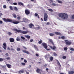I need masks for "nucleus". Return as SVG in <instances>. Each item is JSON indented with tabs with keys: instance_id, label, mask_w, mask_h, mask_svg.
<instances>
[{
	"instance_id": "nucleus-15",
	"label": "nucleus",
	"mask_w": 74,
	"mask_h": 74,
	"mask_svg": "<svg viewBox=\"0 0 74 74\" xmlns=\"http://www.w3.org/2000/svg\"><path fill=\"white\" fill-rule=\"evenodd\" d=\"M55 34L56 35H59V36H61L62 35V34L60 32H55Z\"/></svg>"
},
{
	"instance_id": "nucleus-36",
	"label": "nucleus",
	"mask_w": 74,
	"mask_h": 74,
	"mask_svg": "<svg viewBox=\"0 0 74 74\" xmlns=\"http://www.w3.org/2000/svg\"><path fill=\"white\" fill-rule=\"evenodd\" d=\"M68 48H67V47H65L64 48V51H66V50H67V49Z\"/></svg>"
},
{
	"instance_id": "nucleus-24",
	"label": "nucleus",
	"mask_w": 74,
	"mask_h": 74,
	"mask_svg": "<svg viewBox=\"0 0 74 74\" xmlns=\"http://www.w3.org/2000/svg\"><path fill=\"white\" fill-rule=\"evenodd\" d=\"M25 37L27 38L28 39H29V38H30V36L29 35L26 36H25Z\"/></svg>"
},
{
	"instance_id": "nucleus-28",
	"label": "nucleus",
	"mask_w": 74,
	"mask_h": 74,
	"mask_svg": "<svg viewBox=\"0 0 74 74\" xmlns=\"http://www.w3.org/2000/svg\"><path fill=\"white\" fill-rule=\"evenodd\" d=\"M53 56H57L58 54H57V53L55 52L53 53Z\"/></svg>"
},
{
	"instance_id": "nucleus-62",
	"label": "nucleus",
	"mask_w": 74,
	"mask_h": 74,
	"mask_svg": "<svg viewBox=\"0 0 74 74\" xmlns=\"http://www.w3.org/2000/svg\"><path fill=\"white\" fill-rule=\"evenodd\" d=\"M50 1L51 3H53V1H52V0H50Z\"/></svg>"
},
{
	"instance_id": "nucleus-40",
	"label": "nucleus",
	"mask_w": 74,
	"mask_h": 74,
	"mask_svg": "<svg viewBox=\"0 0 74 74\" xmlns=\"http://www.w3.org/2000/svg\"><path fill=\"white\" fill-rule=\"evenodd\" d=\"M57 4H55V3H52V5H53V6H56V5H57Z\"/></svg>"
},
{
	"instance_id": "nucleus-9",
	"label": "nucleus",
	"mask_w": 74,
	"mask_h": 74,
	"mask_svg": "<svg viewBox=\"0 0 74 74\" xmlns=\"http://www.w3.org/2000/svg\"><path fill=\"white\" fill-rule=\"evenodd\" d=\"M36 72L38 73H40V74H41V72H42V69H41L37 68L36 70Z\"/></svg>"
},
{
	"instance_id": "nucleus-5",
	"label": "nucleus",
	"mask_w": 74,
	"mask_h": 74,
	"mask_svg": "<svg viewBox=\"0 0 74 74\" xmlns=\"http://www.w3.org/2000/svg\"><path fill=\"white\" fill-rule=\"evenodd\" d=\"M44 20L45 21L48 20V14L46 13H45L44 14Z\"/></svg>"
},
{
	"instance_id": "nucleus-19",
	"label": "nucleus",
	"mask_w": 74,
	"mask_h": 74,
	"mask_svg": "<svg viewBox=\"0 0 74 74\" xmlns=\"http://www.w3.org/2000/svg\"><path fill=\"white\" fill-rule=\"evenodd\" d=\"M24 72V71L23 70H21L18 71V73L21 74V73H23Z\"/></svg>"
},
{
	"instance_id": "nucleus-13",
	"label": "nucleus",
	"mask_w": 74,
	"mask_h": 74,
	"mask_svg": "<svg viewBox=\"0 0 74 74\" xmlns=\"http://www.w3.org/2000/svg\"><path fill=\"white\" fill-rule=\"evenodd\" d=\"M23 52H24V53H27V54H30V53L29 52V51L25 50H23Z\"/></svg>"
},
{
	"instance_id": "nucleus-59",
	"label": "nucleus",
	"mask_w": 74,
	"mask_h": 74,
	"mask_svg": "<svg viewBox=\"0 0 74 74\" xmlns=\"http://www.w3.org/2000/svg\"><path fill=\"white\" fill-rule=\"evenodd\" d=\"M49 24H50V23L49 22H48L47 23V25H49Z\"/></svg>"
},
{
	"instance_id": "nucleus-51",
	"label": "nucleus",
	"mask_w": 74,
	"mask_h": 74,
	"mask_svg": "<svg viewBox=\"0 0 74 74\" xmlns=\"http://www.w3.org/2000/svg\"><path fill=\"white\" fill-rule=\"evenodd\" d=\"M30 42H33V39H31L30 40Z\"/></svg>"
},
{
	"instance_id": "nucleus-42",
	"label": "nucleus",
	"mask_w": 74,
	"mask_h": 74,
	"mask_svg": "<svg viewBox=\"0 0 74 74\" xmlns=\"http://www.w3.org/2000/svg\"><path fill=\"white\" fill-rule=\"evenodd\" d=\"M4 59L1 58H0V62H1V61H3Z\"/></svg>"
},
{
	"instance_id": "nucleus-45",
	"label": "nucleus",
	"mask_w": 74,
	"mask_h": 74,
	"mask_svg": "<svg viewBox=\"0 0 74 74\" xmlns=\"http://www.w3.org/2000/svg\"><path fill=\"white\" fill-rule=\"evenodd\" d=\"M34 47L35 49H37V46H36V45H34Z\"/></svg>"
},
{
	"instance_id": "nucleus-47",
	"label": "nucleus",
	"mask_w": 74,
	"mask_h": 74,
	"mask_svg": "<svg viewBox=\"0 0 74 74\" xmlns=\"http://www.w3.org/2000/svg\"><path fill=\"white\" fill-rule=\"evenodd\" d=\"M21 64L22 65H23V66H25V63L23 62L21 63Z\"/></svg>"
},
{
	"instance_id": "nucleus-54",
	"label": "nucleus",
	"mask_w": 74,
	"mask_h": 74,
	"mask_svg": "<svg viewBox=\"0 0 74 74\" xmlns=\"http://www.w3.org/2000/svg\"><path fill=\"white\" fill-rule=\"evenodd\" d=\"M24 63H27V60H26L25 59L24 60Z\"/></svg>"
},
{
	"instance_id": "nucleus-25",
	"label": "nucleus",
	"mask_w": 74,
	"mask_h": 74,
	"mask_svg": "<svg viewBox=\"0 0 74 74\" xmlns=\"http://www.w3.org/2000/svg\"><path fill=\"white\" fill-rule=\"evenodd\" d=\"M12 15H13V17H14V18H16V14H15L13 13L12 14Z\"/></svg>"
},
{
	"instance_id": "nucleus-63",
	"label": "nucleus",
	"mask_w": 74,
	"mask_h": 74,
	"mask_svg": "<svg viewBox=\"0 0 74 74\" xmlns=\"http://www.w3.org/2000/svg\"><path fill=\"white\" fill-rule=\"evenodd\" d=\"M46 71H48L49 70V69L48 68H46Z\"/></svg>"
},
{
	"instance_id": "nucleus-43",
	"label": "nucleus",
	"mask_w": 74,
	"mask_h": 74,
	"mask_svg": "<svg viewBox=\"0 0 74 74\" xmlns=\"http://www.w3.org/2000/svg\"><path fill=\"white\" fill-rule=\"evenodd\" d=\"M21 37L22 40H25V38L23 37V36H21Z\"/></svg>"
},
{
	"instance_id": "nucleus-4",
	"label": "nucleus",
	"mask_w": 74,
	"mask_h": 74,
	"mask_svg": "<svg viewBox=\"0 0 74 74\" xmlns=\"http://www.w3.org/2000/svg\"><path fill=\"white\" fill-rule=\"evenodd\" d=\"M64 41L65 42V44L66 45H70L72 44V43L71 42L68 40H64Z\"/></svg>"
},
{
	"instance_id": "nucleus-39",
	"label": "nucleus",
	"mask_w": 74,
	"mask_h": 74,
	"mask_svg": "<svg viewBox=\"0 0 74 74\" xmlns=\"http://www.w3.org/2000/svg\"><path fill=\"white\" fill-rule=\"evenodd\" d=\"M62 59H66V56H62Z\"/></svg>"
},
{
	"instance_id": "nucleus-61",
	"label": "nucleus",
	"mask_w": 74,
	"mask_h": 74,
	"mask_svg": "<svg viewBox=\"0 0 74 74\" xmlns=\"http://www.w3.org/2000/svg\"><path fill=\"white\" fill-rule=\"evenodd\" d=\"M36 56H39V55H38V54H36Z\"/></svg>"
},
{
	"instance_id": "nucleus-26",
	"label": "nucleus",
	"mask_w": 74,
	"mask_h": 74,
	"mask_svg": "<svg viewBox=\"0 0 74 74\" xmlns=\"http://www.w3.org/2000/svg\"><path fill=\"white\" fill-rule=\"evenodd\" d=\"M51 49H53V50H55V49H56V46H54L53 47H51Z\"/></svg>"
},
{
	"instance_id": "nucleus-6",
	"label": "nucleus",
	"mask_w": 74,
	"mask_h": 74,
	"mask_svg": "<svg viewBox=\"0 0 74 74\" xmlns=\"http://www.w3.org/2000/svg\"><path fill=\"white\" fill-rule=\"evenodd\" d=\"M25 13L26 15H29L30 14V11L28 9H26L25 10Z\"/></svg>"
},
{
	"instance_id": "nucleus-55",
	"label": "nucleus",
	"mask_w": 74,
	"mask_h": 74,
	"mask_svg": "<svg viewBox=\"0 0 74 74\" xmlns=\"http://www.w3.org/2000/svg\"><path fill=\"white\" fill-rule=\"evenodd\" d=\"M16 40L17 41H19L20 40V39L19 38H17L16 39Z\"/></svg>"
},
{
	"instance_id": "nucleus-8",
	"label": "nucleus",
	"mask_w": 74,
	"mask_h": 74,
	"mask_svg": "<svg viewBox=\"0 0 74 74\" xmlns=\"http://www.w3.org/2000/svg\"><path fill=\"white\" fill-rule=\"evenodd\" d=\"M29 28L31 29H34V25L33 23H30L29 25Z\"/></svg>"
},
{
	"instance_id": "nucleus-41",
	"label": "nucleus",
	"mask_w": 74,
	"mask_h": 74,
	"mask_svg": "<svg viewBox=\"0 0 74 74\" xmlns=\"http://www.w3.org/2000/svg\"><path fill=\"white\" fill-rule=\"evenodd\" d=\"M61 38L62 39H65V37H64V36H61Z\"/></svg>"
},
{
	"instance_id": "nucleus-38",
	"label": "nucleus",
	"mask_w": 74,
	"mask_h": 74,
	"mask_svg": "<svg viewBox=\"0 0 74 74\" xmlns=\"http://www.w3.org/2000/svg\"><path fill=\"white\" fill-rule=\"evenodd\" d=\"M17 19L18 20H21V17L20 16H18L17 17Z\"/></svg>"
},
{
	"instance_id": "nucleus-56",
	"label": "nucleus",
	"mask_w": 74,
	"mask_h": 74,
	"mask_svg": "<svg viewBox=\"0 0 74 74\" xmlns=\"http://www.w3.org/2000/svg\"><path fill=\"white\" fill-rule=\"evenodd\" d=\"M5 55H6V56H8V53H6L5 54Z\"/></svg>"
},
{
	"instance_id": "nucleus-16",
	"label": "nucleus",
	"mask_w": 74,
	"mask_h": 74,
	"mask_svg": "<svg viewBox=\"0 0 74 74\" xmlns=\"http://www.w3.org/2000/svg\"><path fill=\"white\" fill-rule=\"evenodd\" d=\"M50 56H51L50 55V54H48L47 55L45 56V57L46 58H47V59H48V58H49V57H50Z\"/></svg>"
},
{
	"instance_id": "nucleus-53",
	"label": "nucleus",
	"mask_w": 74,
	"mask_h": 74,
	"mask_svg": "<svg viewBox=\"0 0 74 74\" xmlns=\"http://www.w3.org/2000/svg\"><path fill=\"white\" fill-rule=\"evenodd\" d=\"M23 48H24V49H27V48L23 46Z\"/></svg>"
},
{
	"instance_id": "nucleus-44",
	"label": "nucleus",
	"mask_w": 74,
	"mask_h": 74,
	"mask_svg": "<svg viewBox=\"0 0 74 74\" xmlns=\"http://www.w3.org/2000/svg\"><path fill=\"white\" fill-rule=\"evenodd\" d=\"M7 8V6H6V5H4L3 6V8Z\"/></svg>"
},
{
	"instance_id": "nucleus-27",
	"label": "nucleus",
	"mask_w": 74,
	"mask_h": 74,
	"mask_svg": "<svg viewBox=\"0 0 74 74\" xmlns=\"http://www.w3.org/2000/svg\"><path fill=\"white\" fill-rule=\"evenodd\" d=\"M14 11H18V8H17L16 7H14Z\"/></svg>"
},
{
	"instance_id": "nucleus-60",
	"label": "nucleus",
	"mask_w": 74,
	"mask_h": 74,
	"mask_svg": "<svg viewBox=\"0 0 74 74\" xmlns=\"http://www.w3.org/2000/svg\"><path fill=\"white\" fill-rule=\"evenodd\" d=\"M10 50L11 51H14V49L13 48H11Z\"/></svg>"
},
{
	"instance_id": "nucleus-20",
	"label": "nucleus",
	"mask_w": 74,
	"mask_h": 74,
	"mask_svg": "<svg viewBox=\"0 0 74 74\" xmlns=\"http://www.w3.org/2000/svg\"><path fill=\"white\" fill-rule=\"evenodd\" d=\"M74 71H69V74H74Z\"/></svg>"
},
{
	"instance_id": "nucleus-17",
	"label": "nucleus",
	"mask_w": 74,
	"mask_h": 74,
	"mask_svg": "<svg viewBox=\"0 0 74 74\" xmlns=\"http://www.w3.org/2000/svg\"><path fill=\"white\" fill-rule=\"evenodd\" d=\"M49 42H50L51 43V44H52V45H54V43H53V41H52V40H51V39H49Z\"/></svg>"
},
{
	"instance_id": "nucleus-2",
	"label": "nucleus",
	"mask_w": 74,
	"mask_h": 74,
	"mask_svg": "<svg viewBox=\"0 0 74 74\" xmlns=\"http://www.w3.org/2000/svg\"><path fill=\"white\" fill-rule=\"evenodd\" d=\"M59 16L63 19H67L68 18V15L65 13H60L58 14Z\"/></svg>"
},
{
	"instance_id": "nucleus-31",
	"label": "nucleus",
	"mask_w": 74,
	"mask_h": 74,
	"mask_svg": "<svg viewBox=\"0 0 74 74\" xmlns=\"http://www.w3.org/2000/svg\"><path fill=\"white\" fill-rule=\"evenodd\" d=\"M42 42V40H40L38 42V43L39 44H41Z\"/></svg>"
},
{
	"instance_id": "nucleus-52",
	"label": "nucleus",
	"mask_w": 74,
	"mask_h": 74,
	"mask_svg": "<svg viewBox=\"0 0 74 74\" xmlns=\"http://www.w3.org/2000/svg\"><path fill=\"white\" fill-rule=\"evenodd\" d=\"M7 60H10V57H8L6 58Z\"/></svg>"
},
{
	"instance_id": "nucleus-33",
	"label": "nucleus",
	"mask_w": 74,
	"mask_h": 74,
	"mask_svg": "<svg viewBox=\"0 0 74 74\" xmlns=\"http://www.w3.org/2000/svg\"><path fill=\"white\" fill-rule=\"evenodd\" d=\"M58 1L59 3H60V4H62V3H63L61 1L58 0Z\"/></svg>"
},
{
	"instance_id": "nucleus-3",
	"label": "nucleus",
	"mask_w": 74,
	"mask_h": 74,
	"mask_svg": "<svg viewBox=\"0 0 74 74\" xmlns=\"http://www.w3.org/2000/svg\"><path fill=\"white\" fill-rule=\"evenodd\" d=\"M14 31L15 32H16L18 33H22V34H27V33H28V31H23L17 29H14Z\"/></svg>"
},
{
	"instance_id": "nucleus-48",
	"label": "nucleus",
	"mask_w": 74,
	"mask_h": 74,
	"mask_svg": "<svg viewBox=\"0 0 74 74\" xmlns=\"http://www.w3.org/2000/svg\"><path fill=\"white\" fill-rule=\"evenodd\" d=\"M31 1H34V3H36V0H30Z\"/></svg>"
},
{
	"instance_id": "nucleus-12",
	"label": "nucleus",
	"mask_w": 74,
	"mask_h": 74,
	"mask_svg": "<svg viewBox=\"0 0 74 74\" xmlns=\"http://www.w3.org/2000/svg\"><path fill=\"white\" fill-rule=\"evenodd\" d=\"M6 65L9 69H11V67H12L11 65L9 64H6Z\"/></svg>"
},
{
	"instance_id": "nucleus-35",
	"label": "nucleus",
	"mask_w": 74,
	"mask_h": 74,
	"mask_svg": "<svg viewBox=\"0 0 74 74\" xmlns=\"http://www.w3.org/2000/svg\"><path fill=\"white\" fill-rule=\"evenodd\" d=\"M17 51H21V48H17Z\"/></svg>"
},
{
	"instance_id": "nucleus-21",
	"label": "nucleus",
	"mask_w": 74,
	"mask_h": 74,
	"mask_svg": "<svg viewBox=\"0 0 74 74\" xmlns=\"http://www.w3.org/2000/svg\"><path fill=\"white\" fill-rule=\"evenodd\" d=\"M47 64H45V65H44L42 66V67L43 68H47Z\"/></svg>"
},
{
	"instance_id": "nucleus-58",
	"label": "nucleus",
	"mask_w": 74,
	"mask_h": 74,
	"mask_svg": "<svg viewBox=\"0 0 74 74\" xmlns=\"http://www.w3.org/2000/svg\"><path fill=\"white\" fill-rule=\"evenodd\" d=\"M37 29H41V27H40L38 25V27L37 28Z\"/></svg>"
},
{
	"instance_id": "nucleus-18",
	"label": "nucleus",
	"mask_w": 74,
	"mask_h": 74,
	"mask_svg": "<svg viewBox=\"0 0 74 74\" xmlns=\"http://www.w3.org/2000/svg\"><path fill=\"white\" fill-rule=\"evenodd\" d=\"M18 5H23V4L22 2H19L18 3Z\"/></svg>"
},
{
	"instance_id": "nucleus-57",
	"label": "nucleus",
	"mask_w": 74,
	"mask_h": 74,
	"mask_svg": "<svg viewBox=\"0 0 74 74\" xmlns=\"http://www.w3.org/2000/svg\"><path fill=\"white\" fill-rule=\"evenodd\" d=\"M2 23H3V21H0V24H2Z\"/></svg>"
},
{
	"instance_id": "nucleus-14",
	"label": "nucleus",
	"mask_w": 74,
	"mask_h": 74,
	"mask_svg": "<svg viewBox=\"0 0 74 74\" xmlns=\"http://www.w3.org/2000/svg\"><path fill=\"white\" fill-rule=\"evenodd\" d=\"M10 41L11 42H14V39L10 38Z\"/></svg>"
},
{
	"instance_id": "nucleus-11",
	"label": "nucleus",
	"mask_w": 74,
	"mask_h": 74,
	"mask_svg": "<svg viewBox=\"0 0 74 74\" xmlns=\"http://www.w3.org/2000/svg\"><path fill=\"white\" fill-rule=\"evenodd\" d=\"M57 64H58V66H59V68L60 69H61V65H60V62H59L58 60H57Z\"/></svg>"
},
{
	"instance_id": "nucleus-30",
	"label": "nucleus",
	"mask_w": 74,
	"mask_h": 74,
	"mask_svg": "<svg viewBox=\"0 0 74 74\" xmlns=\"http://www.w3.org/2000/svg\"><path fill=\"white\" fill-rule=\"evenodd\" d=\"M51 61H52L53 60V57L52 56H51L50 58Z\"/></svg>"
},
{
	"instance_id": "nucleus-34",
	"label": "nucleus",
	"mask_w": 74,
	"mask_h": 74,
	"mask_svg": "<svg viewBox=\"0 0 74 74\" xmlns=\"http://www.w3.org/2000/svg\"><path fill=\"white\" fill-rule=\"evenodd\" d=\"M8 34L9 36H11V34H12V33L10 32H8Z\"/></svg>"
},
{
	"instance_id": "nucleus-7",
	"label": "nucleus",
	"mask_w": 74,
	"mask_h": 74,
	"mask_svg": "<svg viewBox=\"0 0 74 74\" xmlns=\"http://www.w3.org/2000/svg\"><path fill=\"white\" fill-rule=\"evenodd\" d=\"M42 45L43 46L45 49H47V47H48V45H47V43H42Z\"/></svg>"
},
{
	"instance_id": "nucleus-50",
	"label": "nucleus",
	"mask_w": 74,
	"mask_h": 74,
	"mask_svg": "<svg viewBox=\"0 0 74 74\" xmlns=\"http://www.w3.org/2000/svg\"><path fill=\"white\" fill-rule=\"evenodd\" d=\"M72 18L73 19H74V14L73 15L72 17Z\"/></svg>"
},
{
	"instance_id": "nucleus-49",
	"label": "nucleus",
	"mask_w": 74,
	"mask_h": 74,
	"mask_svg": "<svg viewBox=\"0 0 74 74\" xmlns=\"http://www.w3.org/2000/svg\"><path fill=\"white\" fill-rule=\"evenodd\" d=\"M70 50L71 51H74V49L73 48H71L70 49Z\"/></svg>"
},
{
	"instance_id": "nucleus-22",
	"label": "nucleus",
	"mask_w": 74,
	"mask_h": 74,
	"mask_svg": "<svg viewBox=\"0 0 74 74\" xmlns=\"http://www.w3.org/2000/svg\"><path fill=\"white\" fill-rule=\"evenodd\" d=\"M49 34L50 36H51V37H52V36H54L55 35L53 34V33H50V34Z\"/></svg>"
},
{
	"instance_id": "nucleus-23",
	"label": "nucleus",
	"mask_w": 74,
	"mask_h": 74,
	"mask_svg": "<svg viewBox=\"0 0 74 74\" xmlns=\"http://www.w3.org/2000/svg\"><path fill=\"white\" fill-rule=\"evenodd\" d=\"M23 20L24 22H26L27 21V19L26 18H23Z\"/></svg>"
},
{
	"instance_id": "nucleus-10",
	"label": "nucleus",
	"mask_w": 74,
	"mask_h": 74,
	"mask_svg": "<svg viewBox=\"0 0 74 74\" xmlns=\"http://www.w3.org/2000/svg\"><path fill=\"white\" fill-rule=\"evenodd\" d=\"M3 48H4L5 50H6V49L7 48V45H6V43H3Z\"/></svg>"
},
{
	"instance_id": "nucleus-29",
	"label": "nucleus",
	"mask_w": 74,
	"mask_h": 74,
	"mask_svg": "<svg viewBox=\"0 0 74 74\" xmlns=\"http://www.w3.org/2000/svg\"><path fill=\"white\" fill-rule=\"evenodd\" d=\"M35 16H38V18H39V16L37 14V13H35Z\"/></svg>"
},
{
	"instance_id": "nucleus-1",
	"label": "nucleus",
	"mask_w": 74,
	"mask_h": 74,
	"mask_svg": "<svg viewBox=\"0 0 74 74\" xmlns=\"http://www.w3.org/2000/svg\"><path fill=\"white\" fill-rule=\"evenodd\" d=\"M2 19L3 20L4 22H11L14 24H18V23H19V21H16V20H15L12 21V19H10L9 18L6 19L5 18H3Z\"/></svg>"
},
{
	"instance_id": "nucleus-46",
	"label": "nucleus",
	"mask_w": 74,
	"mask_h": 74,
	"mask_svg": "<svg viewBox=\"0 0 74 74\" xmlns=\"http://www.w3.org/2000/svg\"><path fill=\"white\" fill-rule=\"evenodd\" d=\"M13 4L14 5H17V3H13Z\"/></svg>"
},
{
	"instance_id": "nucleus-64",
	"label": "nucleus",
	"mask_w": 74,
	"mask_h": 74,
	"mask_svg": "<svg viewBox=\"0 0 74 74\" xmlns=\"http://www.w3.org/2000/svg\"><path fill=\"white\" fill-rule=\"evenodd\" d=\"M29 68L32 67V66L31 65H30L29 66Z\"/></svg>"
},
{
	"instance_id": "nucleus-32",
	"label": "nucleus",
	"mask_w": 74,
	"mask_h": 74,
	"mask_svg": "<svg viewBox=\"0 0 74 74\" xmlns=\"http://www.w3.org/2000/svg\"><path fill=\"white\" fill-rule=\"evenodd\" d=\"M9 8L10 10L12 11V10H13V8H12V6H10Z\"/></svg>"
},
{
	"instance_id": "nucleus-37",
	"label": "nucleus",
	"mask_w": 74,
	"mask_h": 74,
	"mask_svg": "<svg viewBox=\"0 0 74 74\" xmlns=\"http://www.w3.org/2000/svg\"><path fill=\"white\" fill-rule=\"evenodd\" d=\"M48 10L51 12H53V10H52V9H48Z\"/></svg>"
}]
</instances>
